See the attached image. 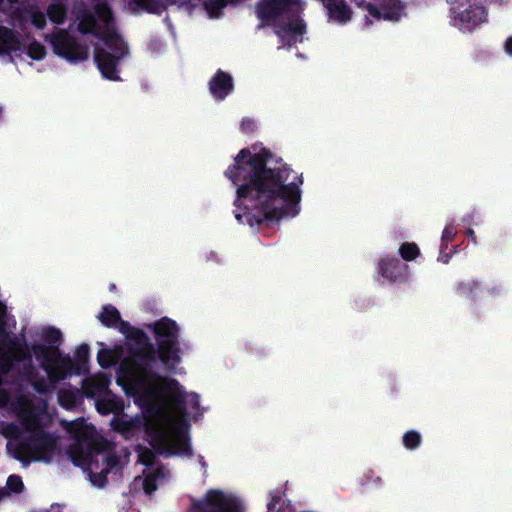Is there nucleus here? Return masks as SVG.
<instances>
[{"instance_id": "1", "label": "nucleus", "mask_w": 512, "mask_h": 512, "mask_svg": "<svg viewBox=\"0 0 512 512\" xmlns=\"http://www.w3.org/2000/svg\"><path fill=\"white\" fill-rule=\"evenodd\" d=\"M224 175L236 187L235 218L250 227L276 222L300 212L303 175L268 148H243Z\"/></svg>"}, {"instance_id": "2", "label": "nucleus", "mask_w": 512, "mask_h": 512, "mask_svg": "<svg viewBox=\"0 0 512 512\" xmlns=\"http://www.w3.org/2000/svg\"><path fill=\"white\" fill-rule=\"evenodd\" d=\"M149 327L153 330L157 348L143 330H134L131 336L136 347L129 349V355L121 362L119 369L127 375L135 373L137 376L136 387L147 396L154 397L159 394L160 386L163 383H167L169 386H178L177 380L166 379L154 369L157 358L166 369L172 371L181 362V348L179 327L174 320L163 317Z\"/></svg>"}, {"instance_id": "3", "label": "nucleus", "mask_w": 512, "mask_h": 512, "mask_svg": "<svg viewBox=\"0 0 512 512\" xmlns=\"http://www.w3.org/2000/svg\"><path fill=\"white\" fill-rule=\"evenodd\" d=\"M105 46L112 51L96 46L94 49V61L104 78L117 81L120 79L117 66L121 58H123L128 48L122 37L116 33H107L102 37Z\"/></svg>"}, {"instance_id": "4", "label": "nucleus", "mask_w": 512, "mask_h": 512, "mask_svg": "<svg viewBox=\"0 0 512 512\" xmlns=\"http://www.w3.org/2000/svg\"><path fill=\"white\" fill-rule=\"evenodd\" d=\"M56 438L44 431L38 430L30 434L26 441L21 442L15 451V458L19 461L49 462L56 449Z\"/></svg>"}, {"instance_id": "5", "label": "nucleus", "mask_w": 512, "mask_h": 512, "mask_svg": "<svg viewBox=\"0 0 512 512\" xmlns=\"http://www.w3.org/2000/svg\"><path fill=\"white\" fill-rule=\"evenodd\" d=\"M450 22L454 27L466 32L473 31L487 21V10L482 5L472 4L470 0H451Z\"/></svg>"}, {"instance_id": "6", "label": "nucleus", "mask_w": 512, "mask_h": 512, "mask_svg": "<svg viewBox=\"0 0 512 512\" xmlns=\"http://www.w3.org/2000/svg\"><path fill=\"white\" fill-rule=\"evenodd\" d=\"M53 52L71 63L85 61L89 56L87 46L81 44L67 30L61 29L51 36Z\"/></svg>"}, {"instance_id": "7", "label": "nucleus", "mask_w": 512, "mask_h": 512, "mask_svg": "<svg viewBox=\"0 0 512 512\" xmlns=\"http://www.w3.org/2000/svg\"><path fill=\"white\" fill-rule=\"evenodd\" d=\"M190 512H241V506L222 490L209 489L201 499H193Z\"/></svg>"}, {"instance_id": "8", "label": "nucleus", "mask_w": 512, "mask_h": 512, "mask_svg": "<svg viewBox=\"0 0 512 512\" xmlns=\"http://www.w3.org/2000/svg\"><path fill=\"white\" fill-rule=\"evenodd\" d=\"M379 274L392 283H405L409 279V266L396 257L386 256L378 263Z\"/></svg>"}, {"instance_id": "9", "label": "nucleus", "mask_w": 512, "mask_h": 512, "mask_svg": "<svg viewBox=\"0 0 512 512\" xmlns=\"http://www.w3.org/2000/svg\"><path fill=\"white\" fill-rule=\"evenodd\" d=\"M329 22L346 25L352 20L353 11L346 0H320Z\"/></svg>"}, {"instance_id": "10", "label": "nucleus", "mask_w": 512, "mask_h": 512, "mask_svg": "<svg viewBox=\"0 0 512 512\" xmlns=\"http://www.w3.org/2000/svg\"><path fill=\"white\" fill-rule=\"evenodd\" d=\"M43 370L46 372L49 381L53 384L66 379L68 375L75 374L72 358L69 355L63 356L61 352L57 361L50 365H43Z\"/></svg>"}, {"instance_id": "11", "label": "nucleus", "mask_w": 512, "mask_h": 512, "mask_svg": "<svg viewBox=\"0 0 512 512\" xmlns=\"http://www.w3.org/2000/svg\"><path fill=\"white\" fill-rule=\"evenodd\" d=\"M208 84L211 95L218 101L224 100L234 90L232 76L221 69L216 71Z\"/></svg>"}, {"instance_id": "12", "label": "nucleus", "mask_w": 512, "mask_h": 512, "mask_svg": "<svg viewBox=\"0 0 512 512\" xmlns=\"http://www.w3.org/2000/svg\"><path fill=\"white\" fill-rule=\"evenodd\" d=\"M30 357L31 354L27 347L22 346L17 339L9 340L7 352L0 354V369L7 373L14 362H21Z\"/></svg>"}, {"instance_id": "13", "label": "nucleus", "mask_w": 512, "mask_h": 512, "mask_svg": "<svg viewBox=\"0 0 512 512\" xmlns=\"http://www.w3.org/2000/svg\"><path fill=\"white\" fill-rule=\"evenodd\" d=\"M111 427L125 439H132L143 431L145 420L139 416L130 419L114 417L111 420Z\"/></svg>"}, {"instance_id": "14", "label": "nucleus", "mask_w": 512, "mask_h": 512, "mask_svg": "<svg viewBox=\"0 0 512 512\" xmlns=\"http://www.w3.org/2000/svg\"><path fill=\"white\" fill-rule=\"evenodd\" d=\"M143 431L147 436L149 444L158 454L165 453L167 455H173L172 446L168 443V437L161 428L145 421Z\"/></svg>"}, {"instance_id": "15", "label": "nucleus", "mask_w": 512, "mask_h": 512, "mask_svg": "<svg viewBox=\"0 0 512 512\" xmlns=\"http://www.w3.org/2000/svg\"><path fill=\"white\" fill-rule=\"evenodd\" d=\"M78 20L77 29L83 35H95L102 40L107 33H99L97 29V21L94 13L86 7L79 8L76 12Z\"/></svg>"}, {"instance_id": "16", "label": "nucleus", "mask_w": 512, "mask_h": 512, "mask_svg": "<svg viewBox=\"0 0 512 512\" xmlns=\"http://www.w3.org/2000/svg\"><path fill=\"white\" fill-rule=\"evenodd\" d=\"M288 8L283 6L278 0H262L256 6L257 17L261 21H269L278 18Z\"/></svg>"}, {"instance_id": "17", "label": "nucleus", "mask_w": 512, "mask_h": 512, "mask_svg": "<svg viewBox=\"0 0 512 512\" xmlns=\"http://www.w3.org/2000/svg\"><path fill=\"white\" fill-rule=\"evenodd\" d=\"M22 43L18 33L6 26L0 25V55H10L19 51Z\"/></svg>"}, {"instance_id": "18", "label": "nucleus", "mask_w": 512, "mask_h": 512, "mask_svg": "<svg viewBox=\"0 0 512 512\" xmlns=\"http://www.w3.org/2000/svg\"><path fill=\"white\" fill-rule=\"evenodd\" d=\"M96 409L102 415L119 413L123 410V401L120 397L107 391L103 397L97 400Z\"/></svg>"}, {"instance_id": "19", "label": "nucleus", "mask_w": 512, "mask_h": 512, "mask_svg": "<svg viewBox=\"0 0 512 512\" xmlns=\"http://www.w3.org/2000/svg\"><path fill=\"white\" fill-rule=\"evenodd\" d=\"M172 446L173 454L183 453L187 455L192 454L190 440L188 436V424L184 423L183 426L174 428V443Z\"/></svg>"}, {"instance_id": "20", "label": "nucleus", "mask_w": 512, "mask_h": 512, "mask_svg": "<svg viewBox=\"0 0 512 512\" xmlns=\"http://www.w3.org/2000/svg\"><path fill=\"white\" fill-rule=\"evenodd\" d=\"M32 352L35 358L40 362V367L43 369V365H50L57 361L60 357V350L57 346H46L43 344H34L32 346Z\"/></svg>"}, {"instance_id": "21", "label": "nucleus", "mask_w": 512, "mask_h": 512, "mask_svg": "<svg viewBox=\"0 0 512 512\" xmlns=\"http://www.w3.org/2000/svg\"><path fill=\"white\" fill-rule=\"evenodd\" d=\"M32 352L35 358L40 362V367L43 369V365H50L57 361L60 357V350L57 346H46L43 344H34L32 346Z\"/></svg>"}, {"instance_id": "22", "label": "nucleus", "mask_w": 512, "mask_h": 512, "mask_svg": "<svg viewBox=\"0 0 512 512\" xmlns=\"http://www.w3.org/2000/svg\"><path fill=\"white\" fill-rule=\"evenodd\" d=\"M306 32V24L302 19H297L288 24H284L275 30V33L285 39L286 35H289L287 44L291 45L296 42V36H302Z\"/></svg>"}, {"instance_id": "23", "label": "nucleus", "mask_w": 512, "mask_h": 512, "mask_svg": "<svg viewBox=\"0 0 512 512\" xmlns=\"http://www.w3.org/2000/svg\"><path fill=\"white\" fill-rule=\"evenodd\" d=\"M90 347L88 344H81L75 351L73 364L75 375H86L89 372Z\"/></svg>"}, {"instance_id": "24", "label": "nucleus", "mask_w": 512, "mask_h": 512, "mask_svg": "<svg viewBox=\"0 0 512 512\" xmlns=\"http://www.w3.org/2000/svg\"><path fill=\"white\" fill-rule=\"evenodd\" d=\"M481 290L480 282L477 280L460 281L455 286V292L461 297L470 298L476 301L477 292Z\"/></svg>"}, {"instance_id": "25", "label": "nucleus", "mask_w": 512, "mask_h": 512, "mask_svg": "<svg viewBox=\"0 0 512 512\" xmlns=\"http://www.w3.org/2000/svg\"><path fill=\"white\" fill-rule=\"evenodd\" d=\"M120 317L119 310L111 304L104 305L97 316L98 320L108 328L115 327L120 321Z\"/></svg>"}, {"instance_id": "26", "label": "nucleus", "mask_w": 512, "mask_h": 512, "mask_svg": "<svg viewBox=\"0 0 512 512\" xmlns=\"http://www.w3.org/2000/svg\"><path fill=\"white\" fill-rule=\"evenodd\" d=\"M381 10L383 12V19L385 20H399L403 10L400 0H381Z\"/></svg>"}, {"instance_id": "27", "label": "nucleus", "mask_w": 512, "mask_h": 512, "mask_svg": "<svg viewBox=\"0 0 512 512\" xmlns=\"http://www.w3.org/2000/svg\"><path fill=\"white\" fill-rule=\"evenodd\" d=\"M46 15L52 23H64L67 15V8L61 1H53L46 10Z\"/></svg>"}, {"instance_id": "28", "label": "nucleus", "mask_w": 512, "mask_h": 512, "mask_svg": "<svg viewBox=\"0 0 512 512\" xmlns=\"http://www.w3.org/2000/svg\"><path fill=\"white\" fill-rule=\"evenodd\" d=\"M94 15L106 26H109L114 21L112 10L106 0L98 1L94 5Z\"/></svg>"}, {"instance_id": "29", "label": "nucleus", "mask_w": 512, "mask_h": 512, "mask_svg": "<svg viewBox=\"0 0 512 512\" xmlns=\"http://www.w3.org/2000/svg\"><path fill=\"white\" fill-rule=\"evenodd\" d=\"M164 475L163 468L158 467L151 473L147 474L143 480V490L146 494L151 495L157 490V480Z\"/></svg>"}, {"instance_id": "30", "label": "nucleus", "mask_w": 512, "mask_h": 512, "mask_svg": "<svg viewBox=\"0 0 512 512\" xmlns=\"http://www.w3.org/2000/svg\"><path fill=\"white\" fill-rule=\"evenodd\" d=\"M133 2L140 9L151 14H161L165 10V6L160 0H133Z\"/></svg>"}, {"instance_id": "31", "label": "nucleus", "mask_w": 512, "mask_h": 512, "mask_svg": "<svg viewBox=\"0 0 512 512\" xmlns=\"http://www.w3.org/2000/svg\"><path fill=\"white\" fill-rule=\"evenodd\" d=\"M399 254L405 261H413L420 255V249L414 242H404L399 247Z\"/></svg>"}, {"instance_id": "32", "label": "nucleus", "mask_w": 512, "mask_h": 512, "mask_svg": "<svg viewBox=\"0 0 512 512\" xmlns=\"http://www.w3.org/2000/svg\"><path fill=\"white\" fill-rule=\"evenodd\" d=\"M97 362L106 369L117 363V356L113 350L102 348L97 353Z\"/></svg>"}, {"instance_id": "33", "label": "nucleus", "mask_w": 512, "mask_h": 512, "mask_svg": "<svg viewBox=\"0 0 512 512\" xmlns=\"http://www.w3.org/2000/svg\"><path fill=\"white\" fill-rule=\"evenodd\" d=\"M422 442L421 434L416 430H409L403 435V445L408 450H414Z\"/></svg>"}, {"instance_id": "34", "label": "nucleus", "mask_w": 512, "mask_h": 512, "mask_svg": "<svg viewBox=\"0 0 512 512\" xmlns=\"http://www.w3.org/2000/svg\"><path fill=\"white\" fill-rule=\"evenodd\" d=\"M26 53L33 60H41L45 57L46 50L43 44L34 39L29 43Z\"/></svg>"}, {"instance_id": "35", "label": "nucleus", "mask_w": 512, "mask_h": 512, "mask_svg": "<svg viewBox=\"0 0 512 512\" xmlns=\"http://www.w3.org/2000/svg\"><path fill=\"white\" fill-rule=\"evenodd\" d=\"M156 454L158 453L154 449L144 448L139 453V462L146 467H151L155 463Z\"/></svg>"}, {"instance_id": "36", "label": "nucleus", "mask_w": 512, "mask_h": 512, "mask_svg": "<svg viewBox=\"0 0 512 512\" xmlns=\"http://www.w3.org/2000/svg\"><path fill=\"white\" fill-rule=\"evenodd\" d=\"M6 485L13 493H21L24 489L22 478L16 474H12L7 478Z\"/></svg>"}, {"instance_id": "37", "label": "nucleus", "mask_w": 512, "mask_h": 512, "mask_svg": "<svg viewBox=\"0 0 512 512\" xmlns=\"http://www.w3.org/2000/svg\"><path fill=\"white\" fill-rule=\"evenodd\" d=\"M44 340L47 343L56 344L55 346L58 347V345L62 341V333H61V331L59 329H57L55 327H49L45 331Z\"/></svg>"}, {"instance_id": "38", "label": "nucleus", "mask_w": 512, "mask_h": 512, "mask_svg": "<svg viewBox=\"0 0 512 512\" xmlns=\"http://www.w3.org/2000/svg\"><path fill=\"white\" fill-rule=\"evenodd\" d=\"M450 243H444L441 241L438 260L447 264L452 255L456 252V246L449 247Z\"/></svg>"}, {"instance_id": "39", "label": "nucleus", "mask_w": 512, "mask_h": 512, "mask_svg": "<svg viewBox=\"0 0 512 512\" xmlns=\"http://www.w3.org/2000/svg\"><path fill=\"white\" fill-rule=\"evenodd\" d=\"M355 3L357 4V6L365 8L372 17L376 19L383 18V12L381 10V7L378 8L376 5L368 3L365 0H355Z\"/></svg>"}, {"instance_id": "40", "label": "nucleus", "mask_w": 512, "mask_h": 512, "mask_svg": "<svg viewBox=\"0 0 512 512\" xmlns=\"http://www.w3.org/2000/svg\"><path fill=\"white\" fill-rule=\"evenodd\" d=\"M186 394L183 391H178L172 396V401L176 410L184 415L186 413Z\"/></svg>"}, {"instance_id": "41", "label": "nucleus", "mask_w": 512, "mask_h": 512, "mask_svg": "<svg viewBox=\"0 0 512 512\" xmlns=\"http://www.w3.org/2000/svg\"><path fill=\"white\" fill-rule=\"evenodd\" d=\"M108 473H109V469H104L99 473H92L90 475L92 483L97 485L98 487H101V488L104 487L108 482V479H107Z\"/></svg>"}, {"instance_id": "42", "label": "nucleus", "mask_w": 512, "mask_h": 512, "mask_svg": "<svg viewBox=\"0 0 512 512\" xmlns=\"http://www.w3.org/2000/svg\"><path fill=\"white\" fill-rule=\"evenodd\" d=\"M457 230L454 225H446L442 232V242L444 243H451L454 238L456 237Z\"/></svg>"}, {"instance_id": "43", "label": "nucleus", "mask_w": 512, "mask_h": 512, "mask_svg": "<svg viewBox=\"0 0 512 512\" xmlns=\"http://www.w3.org/2000/svg\"><path fill=\"white\" fill-rule=\"evenodd\" d=\"M32 387L38 393H46L48 391V385L44 377L37 376L32 381Z\"/></svg>"}, {"instance_id": "44", "label": "nucleus", "mask_w": 512, "mask_h": 512, "mask_svg": "<svg viewBox=\"0 0 512 512\" xmlns=\"http://www.w3.org/2000/svg\"><path fill=\"white\" fill-rule=\"evenodd\" d=\"M31 22L36 28L43 29L46 26V15L42 12H35L32 14Z\"/></svg>"}, {"instance_id": "45", "label": "nucleus", "mask_w": 512, "mask_h": 512, "mask_svg": "<svg viewBox=\"0 0 512 512\" xmlns=\"http://www.w3.org/2000/svg\"><path fill=\"white\" fill-rule=\"evenodd\" d=\"M60 404L63 407H71L74 405L75 402V396L70 391H65L60 394L59 396Z\"/></svg>"}, {"instance_id": "46", "label": "nucleus", "mask_w": 512, "mask_h": 512, "mask_svg": "<svg viewBox=\"0 0 512 512\" xmlns=\"http://www.w3.org/2000/svg\"><path fill=\"white\" fill-rule=\"evenodd\" d=\"M117 324H119V331L122 334H124L127 338L132 340L131 335L133 334L134 330H136L137 328L132 327L129 322L123 321L121 318Z\"/></svg>"}, {"instance_id": "47", "label": "nucleus", "mask_w": 512, "mask_h": 512, "mask_svg": "<svg viewBox=\"0 0 512 512\" xmlns=\"http://www.w3.org/2000/svg\"><path fill=\"white\" fill-rule=\"evenodd\" d=\"M243 133H252L256 130V123L253 119L243 118L240 124Z\"/></svg>"}, {"instance_id": "48", "label": "nucleus", "mask_w": 512, "mask_h": 512, "mask_svg": "<svg viewBox=\"0 0 512 512\" xmlns=\"http://www.w3.org/2000/svg\"><path fill=\"white\" fill-rule=\"evenodd\" d=\"M270 495H271V499H270L269 503L267 504V508H268V511H275L277 508V505L280 503L282 497H281V494L279 491L272 492V493H270Z\"/></svg>"}, {"instance_id": "49", "label": "nucleus", "mask_w": 512, "mask_h": 512, "mask_svg": "<svg viewBox=\"0 0 512 512\" xmlns=\"http://www.w3.org/2000/svg\"><path fill=\"white\" fill-rule=\"evenodd\" d=\"M190 403L193 409H198L200 406V397L197 393H192L190 395Z\"/></svg>"}, {"instance_id": "50", "label": "nucleus", "mask_w": 512, "mask_h": 512, "mask_svg": "<svg viewBox=\"0 0 512 512\" xmlns=\"http://www.w3.org/2000/svg\"><path fill=\"white\" fill-rule=\"evenodd\" d=\"M488 293L492 297H498L502 293V287L500 285H495L488 289Z\"/></svg>"}, {"instance_id": "51", "label": "nucleus", "mask_w": 512, "mask_h": 512, "mask_svg": "<svg viewBox=\"0 0 512 512\" xmlns=\"http://www.w3.org/2000/svg\"><path fill=\"white\" fill-rule=\"evenodd\" d=\"M82 430V424L77 422V421H72L71 423H69V428H68V431L69 432H79Z\"/></svg>"}, {"instance_id": "52", "label": "nucleus", "mask_w": 512, "mask_h": 512, "mask_svg": "<svg viewBox=\"0 0 512 512\" xmlns=\"http://www.w3.org/2000/svg\"><path fill=\"white\" fill-rule=\"evenodd\" d=\"M505 52L512 56V36H509L504 43Z\"/></svg>"}, {"instance_id": "53", "label": "nucleus", "mask_w": 512, "mask_h": 512, "mask_svg": "<svg viewBox=\"0 0 512 512\" xmlns=\"http://www.w3.org/2000/svg\"><path fill=\"white\" fill-rule=\"evenodd\" d=\"M117 463V459L116 457L114 456H107L106 457V464H107V468L106 469H109L114 467Z\"/></svg>"}, {"instance_id": "54", "label": "nucleus", "mask_w": 512, "mask_h": 512, "mask_svg": "<svg viewBox=\"0 0 512 512\" xmlns=\"http://www.w3.org/2000/svg\"><path fill=\"white\" fill-rule=\"evenodd\" d=\"M466 234L474 243H476V234L473 229H471V228L467 229Z\"/></svg>"}, {"instance_id": "55", "label": "nucleus", "mask_w": 512, "mask_h": 512, "mask_svg": "<svg viewBox=\"0 0 512 512\" xmlns=\"http://www.w3.org/2000/svg\"><path fill=\"white\" fill-rule=\"evenodd\" d=\"M286 8H290L293 4V0H278Z\"/></svg>"}, {"instance_id": "56", "label": "nucleus", "mask_w": 512, "mask_h": 512, "mask_svg": "<svg viewBox=\"0 0 512 512\" xmlns=\"http://www.w3.org/2000/svg\"><path fill=\"white\" fill-rule=\"evenodd\" d=\"M5 309V305L0 301V317L4 316Z\"/></svg>"}, {"instance_id": "57", "label": "nucleus", "mask_w": 512, "mask_h": 512, "mask_svg": "<svg viewBox=\"0 0 512 512\" xmlns=\"http://www.w3.org/2000/svg\"><path fill=\"white\" fill-rule=\"evenodd\" d=\"M4 108L0 105V121L2 120Z\"/></svg>"}, {"instance_id": "58", "label": "nucleus", "mask_w": 512, "mask_h": 512, "mask_svg": "<svg viewBox=\"0 0 512 512\" xmlns=\"http://www.w3.org/2000/svg\"><path fill=\"white\" fill-rule=\"evenodd\" d=\"M115 288H116L115 284H111V285H110V289H111V290H113V289H115Z\"/></svg>"}, {"instance_id": "59", "label": "nucleus", "mask_w": 512, "mask_h": 512, "mask_svg": "<svg viewBox=\"0 0 512 512\" xmlns=\"http://www.w3.org/2000/svg\"><path fill=\"white\" fill-rule=\"evenodd\" d=\"M93 449H95L96 451L100 452L101 451V448L99 447H93Z\"/></svg>"}, {"instance_id": "60", "label": "nucleus", "mask_w": 512, "mask_h": 512, "mask_svg": "<svg viewBox=\"0 0 512 512\" xmlns=\"http://www.w3.org/2000/svg\"><path fill=\"white\" fill-rule=\"evenodd\" d=\"M3 330V324H0V332Z\"/></svg>"}]
</instances>
